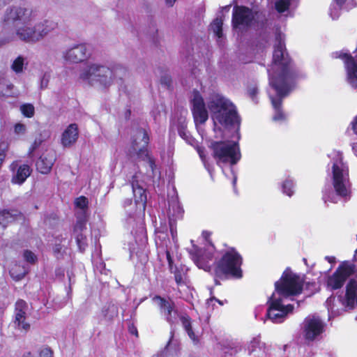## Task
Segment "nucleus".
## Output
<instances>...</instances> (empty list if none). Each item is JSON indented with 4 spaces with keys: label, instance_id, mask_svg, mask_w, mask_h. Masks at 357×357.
Listing matches in <instances>:
<instances>
[{
    "label": "nucleus",
    "instance_id": "1",
    "mask_svg": "<svg viewBox=\"0 0 357 357\" xmlns=\"http://www.w3.org/2000/svg\"><path fill=\"white\" fill-rule=\"evenodd\" d=\"M284 38L281 32L276 34L273 64L268 69L270 85L268 94L275 111L273 120L275 122L286 120V115L281 109L282 101L294 86L296 77L293 66L286 53Z\"/></svg>",
    "mask_w": 357,
    "mask_h": 357
},
{
    "label": "nucleus",
    "instance_id": "2",
    "mask_svg": "<svg viewBox=\"0 0 357 357\" xmlns=\"http://www.w3.org/2000/svg\"><path fill=\"white\" fill-rule=\"evenodd\" d=\"M38 12L29 8H8L3 15L4 26L13 27L15 39L26 43H36L56 29L57 23L51 20L36 22Z\"/></svg>",
    "mask_w": 357,
    "mask_h": 357
},
{
    "label": "nucleus",
    "instance_id": "3",
    "mask_svg": "<svg viewBox=\"0 0 357 357\" xmlns=\"http://www.w3.org/2000/svg\"><path fill=\"white\" fill-rule=\"evenodd\" d=\"M303 286V280L298 275L289 269L284 271L280 280L275 283V291L268 301L267 317L272 322H283L287 314L292 312L293 305L286 303L301 294Z\"/></svg>",
    "mask_w": 357,
    "mask_h": 357
},
{
    "label": "nucleus",
    "instance_id": "4",
    "mask_svg": "<svg viewBox=\"0 0 357 357\" xmlns=\"http://www.w3.org/2000/svg\"><path fill=\"white\" fill-rule=\"evenodd\" d=\"M330 161L327 165V174L331 178L333 190L324 189L323 199L325 202L337 203L339 198L350 197L351 183L348 165L344 161L342 153L333 151L328 155Z\"/></svg>",
    "mask_w": 357,
    "mask_h": 357
},
{
    "label": "nucleus",
    "instance_id": "5",
    "mask_svg": "<svg viewBox=\"0 0 357 357\" xmlns=\"http://www.w3.org/2000/svg\"><path fill=\"white\" fill-rule=\"evenodd\" d=\"M126 74V69L120 64L112 68L98 63H86L79 70L78 79L84 84L101 89L109 88Z\"/></svg>",
    "mask_w": 357,
    "mask_h": 357
},
{
    "label": "nucleus",
    "instance_id": "6",
    "mask_svg": "<svg viewBox=\"0 0 357 357\" xmlns=\"http://www.w3.org/2000/svg\"><path fill=\"white\" fill-rule=\"evenodd\" d=\"M207 105L215 124L214 132H217V123L226 128L239 125L236 107L221 94L212 92L207 98Z\"/></svg>",
    "mask_w": 357,
    "mask_h": 357
},
{
    "label": "nucleus",
    "instance_id": "7",
    "mask_svg": "<svg viewBox=\"0 0 357 357\" xmlns=\"http://www.w3.org/2000/svg\"><path fill=\"white\" fill-rule=\"evenodd\" d=\"M211 155L222 171L227 174L225 167H229L230 172L233 178V183L236 181V176L234 172L232 166L236 165L241 159V155L238 144L234 141H213L208 146Z\"/></svg>",
    "mask_w": 357,
    "mask_h": 357
},
{
    "label": "nucleus",
    "instance_id": "8",
    "mask_svg": "<svg viewBox=\"0 0 357 357\" xmlns=\"http://www.w3.org/2000/svg\"><path fill=\"white\" fill-rule=\"evenodd\" d=\"M139 174H135L132 176L130 181L132 192L135 197L133 203L130 199H126L123 202V207L126 213L128 215L129 223L140 220L144 215L146 204V195L144 186L138 181Z\"/></svg>",
    "mask_w": 357,
    "mask_h": 357
},
{
    "label": "nucleus",
    "instance_id": "9",
    "mask_svg": "<svg viewBox=\"0 0 357 357\" xmlns=\"http://www.w3.org/2000/svg\"><path fill=\"white\" fill-rule=\"evenodd\" d=\"M357 305V280H351L347 285L346 292L344 295L335 297H329L326 306L328 311V317H336L342 312L353 309Z\"/></svg>",
    "mask_w": 357,
    "mask_h": 357
},
{
    "label": "nucleus",
    "instance_id": "10",
    "mask_svg": "<svg viewBox=\"0 0 357 357\" xmlns=\"http://www.w3.org/2000/svg\"><path fill=\"white\" fill-rule=\"evenodd\" d=\"M149 143V135L146 130L137 129L133 131L131 144L128 149V155L133 160L148 162L151 171L153 172L155 165L148 150Z\"/></svg>",
    "mask_w": 357,
    "mask_h": 357
},
{
    "label": "nucleus",
    "instance_id": "11",
    "mask_svg": "<svg viewBox=\"0 0 357 357\" xmlns=\"http://www.w3.org/2000/svg\"><path fill=\"white\" fill-rule=\"evenodd\" d=\"M202 236L206 241L204 250L192 245V248L189 250V254L199 268L210 272L215 262L218 253L210 241L211 233L204 231L202 232Z\"/></svg>",
    "mask_w": 357,
    "mask_h": 357
},
{
    "label": "nucleus",
    "instance_id": "12",
    "mask_svg": "<svg viewBox=\"0 0 357 357\" xmlns=\"http://www.w3.org/2000/svg\"><path fill=\"white\" fill-rule=\"evenodd\" d=\"M215 263L216 274H230L237 278L242 277V257L234 248H230L225 250L221 259L218 261L215 260L214 264Z\"/></svg>",
    "mask_w": 357,
    "mask_h": 357
},
{
    "label": "nucleus",
    "instance_id": "13",
    "mask_svg": "<svg viewBox=\"0 0 357 357\" xmlns=\"http://www.w3.org/2000/svg\"><path fill=\"white\" fill-rule=\"evenodd\" d=\"M260 14L245 6H236L233 10L232 25L235 30L242 31L261 21Z\"/></svg>",
    "mask_w": 357,
    "mask_h": 357
},
{
    "label": "nucleus",
    "instance_id": "14",
    "mask_svg": "<svg viewBox=\"0 0 357 357\" xmlns=\"http://www.w3.org/2000/svg\"><path fill=\"white\" fill-rule=\"evenodd\" d=\"M325 323L317 314L308 315L302 324V333L307 341L318 339L324 333Z\"/></svg>",
    "mask_w": 357,
    "mask_h": 357
},
{
    "label": "nucleus",
    "instance_id": "15",
    "mask_svg": "<svg viewBox=\"0 0 357 357\" xmlns=\"http://www.w3.org/2000/svg\"><path fill=\"white\" fill-rule=\"evenodd\" d=\"M184 211L181 207L177 195L169 197L168 206L166 209V215L169 220L170 231L173 241H176V229L175 225L177 220H181L183 216Z\"/></svg>",
    "mask_w": 357,
    "mask_h": 357
},
{
    "label": "nucleus",
    "instance_id": "16",
    "mask_svg": "<svg viewBox=\"0 0 357 357\" xmlns=\"http://www.w3.org/2000/svg\"><path fill=\"white\" fill-rule=\"evenodd\" d=\"M355 271V266L353 264L343 262L335 272L327 279V287L332 290L341 288L347 279Z\"/></svg>",
    "mask_w": 357,
    "mask_h": 357
},
{
    "label": "nucleus",
    "instance_id": "17",
    "mask_svg": "<svg viewBox=\"0 0 357 357\" xmlns=\"http://www.w3.org/2000/svg\"><path fill=\"white\" fill-rule=\"evenodd\" d=\"M192 112L197 130L200 131V126L204 124L208 118V111L204 99L198 91H193L191 97Z\"/></svg>",
    "mask_w": 357,
    "mask_h": 357
},
{
    "label": "nucleus",
    "instance_id": "18",
    "mask_svg": "<svg viewBox=\"0 0 357 357\" xmlns=\"http://www.w3.org/2000/svg\"><path fill=\"white\" fill-rule=\"evenodd\" d=\"M153 301L160 307L162 314L168 323L174 324L177 322L178 314L172 300L155 296L153 298Z\"/></svg>",
    "mask_w": 357,
    "mask_h": 357
},
{
    "label": "nucleus",
    "instance_id": "19",
    "mask_svg": "<svg viewBox=\"0 0 357 357\" xmlns=\"http://www.w3.org/2000/svg\"><path fill=\"white\" fill-rule=\"evenodd\" d=\"M90 53L86 44H77L67 49L63 53V59L70 63H77L85 60Z\"/></svg>",
    "mask_w": 357,
    "mask_h": 357
},
{
    "label": "nucleus",
    "instance_id": "20",
    "mask_svg": "<svg viewBox=\"0 0 357 357\" xmlns=\"http://www.w3.org/2000/svg\"><path fill=\"white\" fill-rule=\"evenodd\" d=\"M10 169L12 172L11 183L16 185L23 184L31 175V168L26 164L19 165L17 162H13Z\"/></svg>",
    "mask_w": 357,
    "mask_h": 357
},
{
    "label": "nucleus",
    "instance_id": "21",
    "mask_svg": "<svg viewBox=\"0 0 357 357\" xmlns=\"http://www.w3.org/2000/svg\"><path fill=\"white\" fill-rule=\"evenodd\" d=\"M356 6L355 0H333L329 8V15L333 20H337L342 10H349Z\"/></svg>",
    "mask_w": 357,
    "mask_h": 357
},
{
    "label": "nucleus",
    "instance_id": "22",
    "mask_svg": "<svg viewBox=\"0 0 357 357\" xmlns=\"http://www.w3.org/2000/svg\"><path fill=\"white\" fill-rule=\"evenodd\" d=\"M186 114L187 111L184 110L181 112L180 117L176 121L175 117L172 119V123L174 126H176L179 135L185 142L191 146H196L195 139L191 137L190 133L186 130Z\"/></svg>",
    "mask_w": 357,
    "mask_h": 357
},
{
    "label": "nucleus",
    "instance_id": "23",
    "mask_svg": "<svg viewBox=\"0 0 357 357\" xmlns=\"http://www.w3.org/2000/svg\"><path fill=\"white\" fill-rule=\"evenodd\" d=\"M180 319L190 339L195 344H197L202 334V329L197 327L196 324L190 321L188 316H181Z\"/></svg>",
    "mask_w": 357,
    "mask_h": 357
},
{
    "label": "nucleus",
    "instance_id": "24",
    "mask_svg": "<svg viewBox=\"0 0 357 357\" xmlns=\"http://www.w3.org/2000/svg\"><path fill=\"white\" fill-rule=\"evenodd\" d=\"M26 310L27 305L25 301L23 300H19L16 302L15 311V324L19 328L23 329L24 331L28 330L29 328V324L25 321Z\"/></svg>",
    "mask_w": 357,
    "mask_h": 357
},
{
    "label": "nucleus",
    "instance_id": "25",
    "mask_svg": "<svg viewBox=\"0 0 357 357\" xmlns=\"http://www.w3.org/2000/svg\"><path fill=\"white\" fill-rule=\"evenodd\" d=\"M56 156L53 151L44 153L36 162V168L41 174H47L52 169Z\"/></svg>",
    "mask_w": 357,
    "mask_h": 357
},
{
    "label": "nucleus",
    "instance_id": "26",
    "mask_svg": "<svg viewBox=\"0 0 357 357\" xmlns=\"http://www.w3.org/2000/svg\"><path fill=\"white\" fill-rule=\"evenodd\" d=\"M248 351L253 357H268V349L259 337H254L248 345Z\"/></svg>",
    "mask_w": 357,
    "mask_h": 357
},
{
    "label": "nucleus",
    "instance_id": "27",
    "mask_svg": "<svg viewBox=\"0 0 357 357\" xmlns=\"http://www.w3.org/2000/svg\"><path fill=\"white\" fill-rule=\"evenodd\" d=\"M278 13L285 17H293L294 12L298 6V0H273Z\"/></svg>",
    "mask_w": 357,
    "mask_h": 357
},
{
    "label": "nucleus",
    "instance_id": "28",
    "mask_svg": "<svg viewBox=\"0 0 357 357\" xmlns=\"http://www.w3.org/2000/svg\"><path fill=\"white\" fill-rule=\"evenodd\" d=\"M78 136L77 125L71 123L63 130L61 137V144L63 147H70L76 142Z\"/></svg>",
    "mask_w": 357,
    "mask_h": 357
},
{
    "label": "nucleus",
    "instance_id": "29",
    "mask_svg": "<svg viewBox=\"0 0 357 357\" xmlns=\"http://www.w3.org/2000/svg\"><path fill=\"white\" fill-rule=\"evenodd\" d=\"M179 352V346L178 341L174 338V333L171 331L170 338L164 348L153 355V357H176Z\"/></svg>",
    "mask_w": 357,
    "mask_h": 357
},
{
    "label": "nucleus",
    "instance_id": "30",
    "mask_svg": "<svg viewBox=\"0 0 357 357\" xmlns=\"http://www.w3.org/2000/svg\"><path fill=\"white\" fill-rule=\"evenodd\" d=\"M17 96V91L14 89V86L3 75L0 76V98L5 97H15Z\"/></svg>",
    "mask_w": 357,
    "mask_h": 357
},
{
    "label": "nucleus",
    "instance_id": "31",
    "mask_svg": "<svg viewBox=\"0 0 357 357\" xmlns=\"http://www.w3.org/2000/svg\"><path fill=\"white\" fill-rule=\"evenodd\" d=\"M119 314L118 307L114 304H108L103 307L100 314V320L110 321L117 317Z\"/></svg>",
    "mask_w": 357,
    "mask_h": 357
},
{
    "label": "nucleus",
    "instance_id": "32",
    "mask_svg": "<svg viewBox=\"0 0 357 357\" xmlns=\"http://www.w3.org/2000/svg\"><path fill=\"white\" fill-rule=\"evenodd\" d=\"M20 214L15 210H3L0 212V225L6 227L7 224L15 221Z\"/></svg>",
    "mask_w": 357,
    "mask_h": 357
},
{
    "label": "nucleus",
    "instance_id": "33",
    "mask_svg": "<svg viewBox=\"0 0 357 357\" xmlns=\"http://www.w3.org/2000/svg\"><path fill=\"white\" fill-rule=\"evenodd\" d=\"M187 271L188 269L183 266L175 268L174 271L175 281L179 287L187 286Z\"/></svg>",
    "mask_w": 357,
    "mask_h": 357
},
{
    "label": "nucleus",
    "instance_id": "34",
    "mask_svg": "<svg viewBox=\"0 0 357 357\" xmlns=\"http://www.w3.org/2000/svg\"><path fill=\"white\" fill-rule=\"evenodd\" d=\"M28 272V268L24 266L14 265L10 270V276L13 280L18 281L23 278Z\"/></svg>",
    "mask_w": 357,
    "mask_h": 357
},
{
    "label": "nucleus",
    "instance_id": "35",
    "mask_svg": "<svg viewBox=\"0 0 357 357\" xmlns=\"http://www.w3.org/2000/svg\"><path fill=\"white\" fill-rule=\"evenodd\" d=\"M294 181L291 178H287L282 184V192L289 197H291L294 193Z\"/></svg>",
    "mask_w": 357,
    "mask_h": 357
},
{
    "label": "nucleus",
    "instance_id": "36",
    "mask_svg": "<svg viewBox=\"0 0 357 357\" xmlns=\"http://www.w3.org/2000/svg\"><path fill=\"white\" fill-rule=\"evenodd\" d=\"M20 110L26 118H32L35 114V107L31 103L22 104L20 107Z\"/></svg>",
    "mask_w": 357,
    "mask_h": 357
},
{
    "label": "nucleus",
    "instance_id": "37",
    "mask_svg": "<svg viewBox=\"0 0 357 357\" xmlns=\"http://www.w3.org/2000/svg\"><path fill=\"white\" fill-rule=\"evenodd\" d=\"M222 20L220 18L215 19L211 24V29L213 31L214 34L219 38L222 36Z\"/></svg>",
    "mask_w": 357,
    "mask_h": 357
},
{
    "label": "nucleus",
    "instance_id": "38",
    "mask_svg": "<svg viewBox=\"0 0 357 357\" xmlns=\"http://www.w3.org/2000/svg\"><path fill=\"white\" fill-rule=\"evenodd\" d=\"M197 152L199 153V155L205 168L209 173L211 177L213 178V165H211L208 161V160L206 159V156L204 154V151L201 148H197Z\"/></svg>",
    "mask_w": 357,
    "mask_h": 357
},
{
    "label": "nucleus",
    "instance_id": "39",
    "mask_svg": "<svg viewBox=\"0 0 357 357\" xmlns=\"http://www.w3.org/2000/svg\"><path fill=\"white\" fill-rule=\"evenodd\" d=\"M24 64V57L19 56L13 62L11 65L12 70L16 73H20L23 71Z\"/></svg>",
    "mask_w": 357,
    "mask_h": 357
},
{
    "label": "nucleus",
    "instance_id": "40",
    "mask_svg": "<svg viewBox=\"0 0 357 357\" xmlns=\"http://www.w3.org/2000/svg\"><path fill=\"white\" fill-rule=\"evenodd\" d=\"M14 132L19 137L24 136L26 133V126L21 123H17L14 126Z\"/></svg>",
    "mask_w": 357,
    "mask_h": 357
},
{
    "label": "nucleus",
    "instance_id": "41",
    "mask_svg": "<svg viewBox=\"0 0 357 357\" xmlns=\"http://www.w3.org/2000/svg\"><path fill=\"white\" fill-rule=\"evenodd\" d=\"M76 207L80 209H85L88 206V200L85 197H79L75 199Z\"/></svg>",
    "mask_w": 357,
    "mask_h": 357
},
{
    "label": "nucleus",
    "instance_id": "42",
    "mask_svg": "<svg viewBox=\"0 0 357 357\" xmlns=\"http://www.w3.org/2000/svg\"><path fill=\"white\" fill-rule=\"evenodd\" d=\"M241 350V346L238 342H232L229 345V349L225 353H229L230 355H234Z\"/></svg>",
    "mask_w": 357,
    "mask_h": 357
},
{
    "label": "nucleus",
    "instance_id": "43",
    "mask_svg": "<svg viewBox=\"0 0 357 357\" xmlns=\"http://www.w3.org/2000/svg\"><path fill=\"white\" fill-rule=\"evenodd\" d=\"M77 245L81 251H84L86 247V238L82 234L77 235L76 237Z\"/></svg>",
    "mask_w": 357,
    "mask_h": 357
},
{
    "label": "nucleus",
    "instance_id": "44",
    "mask_svg": "<svg viewBox=\"0 0 357 357\" xmlns=\"http://www.w3.org/2000/svg\"><path fill=\"white\" fill-rule=\"evenodd\" d=\"M38 357H53V351L49 347H43L39 350Z\"/></svg>",
    "mask_w": 357,
    "mask_h": 357
},
{
    "label": "nucleus",
    "instance_id": "45",
    "mask_svg": "<svg viewBox=\"0 0 357 357\" xmlns=\"http://www.w3.org/2000/svg\"><path fill=\"white\" fill-rule=\"evenodd\" d=\"M24 258L27 262L31 264H33L36 260L35 254L29 250L24 251Z\"/></svg>",
    "mask_w": 357,
    "mask_h": 357
},
{
    "label": "nucleus",
    "instance_id": "46",
    "mask_svg": "<svg viewBox=\"0 0 357 357\" xmlns=\"http://www.w3.org/2000/svg\"><path fill=\"white\" fill-rule=\"evenodd\" d=\"M50 75L49 73H45L43 75L42 78L40 79V88L41 89H45L47 87L49 79H50Z\"/></svg>",
    "mask_w": 357,
    "mask_h": 357
},
{
    "label": "nucleus",
    "instance_id": "47",
    "mask_svg": "<svg viewBox=\"0 0 357 357\" xmlns=\"http://www.w3.org/2000/svg\"><path fill=\"white\" fill-rule=\"evenodd\" d=\"M41 142H42V140L40 139H35V141L33 142V144L29 147V151H28V154H29V156L32 155L33 151L38 147H39V146L40 145Z\"/></svg>",
    "mask_w": 357,
    "mask_h": 357
},
{
    "label": "nucleus",
    "instance_id": "48",
    "mask_svg": "<svg viewBox=\"0 0 357 357\" xmlns=\"http://www.w3.org/2000/svg\"><path fill=\"white\" fill-rule=\"evenodd\" d=\"M15 40V36L13 34H9L6 37L0 39V47L4 44L13 41Z\"/></svg>",
    "mask_w": 357,
    "mask_h": 357
},
{
    "label": "nucleus",
    "instance_id": "49",
    "mask_svg": "<svg viewBox=\"0 0 357 357\" xmlns=\"http://www.w3.org/2000/svg\"><path fill=\"white\" fill-rule=\"evenodd\" d=\"M350 128L353 130L354 133L357 135V116L351 122Z\"/></svg>",
    "mask_w": 357,
    "mask_h": 357
},
{
    "label": "nucleus",
    "instance_id": "50",
    "mask_svg": "<svg viewBox=\"0 0 357 357\" xmlns=\"http://www.w3.org/2000/svg\"><path fill=\"white\" fill-rule=\"evenodd\" d=\"M213 301L218 302L220 305H223V303L221 301L215 298V297H211V298L208 299L206 301V304L208 305H210Z\"/></svg>",
    "mask_w": 357,
    "mask_h": 357
},
{
    "label": "nucleus",
    "instance_id": "51",
    "mask_svg": "<svg viewBox=\"0 0 357 357\" xmlns=\"http://www.w3.org/2000/svg\"><path fill=\"white\" fill-rule=\"evenodd\" d=\"M128 250L130 252V255L135 252V243H128Z\"/></svg>",
    "mask_w": 357,
    "mask_h": 357
},
{
    "label": "nucleus",
    "instance_id": "52",
    "mask_svg": "<svg viewBox=\"0 0 357 357\" xmlns=\"http://www.w3.org/2000/svg\"><path fill=\"white\" fill-rule=\"evenodd\" d=\"M84 225L85 224L83 221H78L75 225V230H82V228L84 227Z\"/></svg>",
    "mask_w": 357,
    "mask_h": 357
},
{
    "label": "nucleus",
    "instance_id": "53",
    "mask_svg": "<svg viewBox=\"0 0 357 357\" xmlns=\"http://www.w3.org/2000/svg\"><path fill=\"white\" fill-rule=\"evenodd\" d=\"M166 255H167V260H168V262H169V264L170 269L172 271V269H173V267H172V259H171V257H170V254H169V250H167V251H166Z\"/></svg>",
    "mask_w": 357,
    "mask_h": 357
},
{
    "label": "nucleus",
    "instance_id": "54",
    "mask_svg": "<svg viewBox=\"0 0 357 357\" xmlns=\"http://www.w3.org/2000/svg\"><path fill=\"white\" fill-rule=\"evenodd\" d=\"M129 331L130 333H132L136 336H137V335H138L137 330L134 326H132L129 328Z\"/></svg>",
    "mask_w": 357,
    "mask_h": 357
},
{
    "label": "nucleus",
    "instance_id": "55",
    "mask_svg": "<svg viewBox=\"0 0 357 357\" xmlns=\"http://www.w3.org/2000/svg\"><path fill=\"white\" fill-rule=\"evenodd\" d=\"M326 260H327L330 264H335V257H329L326 256L325 257Z\"/></svg>",
    "mask_w": 357,
    "mask_h": 357
},
{
    "label": "nucleus",
    "instance_id": "56",
    "mask_svg": "<svg viewBox=\"0 0 357 357\" xmlns=\"http://www.w3.org/2000/svg\"><path fill=\"white\" fill-rule=\"evenodd\" d=\"M22 357H35V356L30 351H27L23 354Z\"/></svg>",
    "mask_w": 357,
    "mask_h": 357
},
{
    "label": "nucleus",
    "instance_id": "57",
    "mask_svg": "<svg viewBox=\"0 0 357 357\" xmlns=\"http://www.w3.org/2000/svg\"><path fill=\"white\" fill-rule=\"evenodd\" d=\"M250 95L254 98V96H255V94H257V90L256 89H251L250 90Z\"/></svg>",
    "mask_w": 357,
    "mask_h": 357
},
{
    "label": "nucleus",
    "instance_id": "58",
    "mask_svg": "<svg viewBox=\"0 0 357 357\" xmlns=\"http://www.w3.org/2000/svg\"><path fill=\"white\" fill-rule=\"evenodd\" d=\"M173 155V147L169 146L168 147V157H171Z\"/></svg>",
    "mask_w": 357,
    "mask_h": 357
},
{
    "label": "nucleus",
    "instance_id": "59",
    "mask_svg": "<svg viewBox=\"0 0 357 357\" xmlns=\"http://www.w3.org/2000/svg\"><path fill=\"white\" fill-rule=\"evenodd\" d=\"M176 0H166L167 3L169 6H172Z\"/></svg>",
    "mask_w": 357,
    "mask_h": 357
},
{
    "label": "nucleus",
    "instance_id": "60",
    "mask_svg": "<svg viewBox=\"0 0 357 357\" xmlns=\"http://www.w3.org/2000/svg\"><path fill=\"white\" fill-rule=\"evenodd\" d=\"M60 251V248H57V246L54 249L55 252H59Z\"/></svg>",
    "mask_w": 357,
    "mask_h": 357
},
{
    "label": "nucleus",
    "instance_id": "61",
    "mask_svg": "<svg viewBox=\"0 0 357 357\" xmlns=\"http://www.w3.org/2000/svg\"><path fill=\"white\" fill-rule=\"evenodd\" d=\"M11 0H0V2L1 1H3V3H6V2H9Z\"/></svg>",
    "mask_w": 357,
    "mask_h": 357
},
{
    "label": "nucleus",
    "instance_id": "62",
    "mask_svg": "<svg viewBox=\"0 0 357 357\" xmlns=\"http://www.w3.org/2000/svg\"><path fill=\"white\" fill-rule=\"evenodd\" d=\"M218 132H220V135H222V132L220 128H218Z\"/></svg>",
    "mask_w": 357,
    "mask_h": 357
},
{
    "label": "nucleus",
    "instance_id": "63",
    "mask_svg": "<svg viewBox=\"0 0 357 357\" xmlns=\"http://www.w3.org/2000/svg\"><path fill=\"white\" fill-rule=\"evenodd\" d=\"M139 229H140L141 231H143L144 228H143V227H142V226H141V227H139Z\"/></svg>",
    "mask_w": 357,
    "mask_h": 357
},
{
    "label": "nucleus",
    "instance_id": "64",
    "mask_svg": "<svg viewBox=\"0 0 357 357\" xmlns=\"http://www.w3.org/2000/svg\"><path fill=\"white\" fill-rule=\"evenodd\" d=\"M355 254H356V255L357 254V250L355 251Z\"/></svg>",
    "mask_w": 357,
    "mask_h": 357
}]
</instances>
